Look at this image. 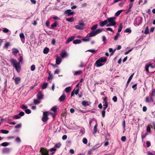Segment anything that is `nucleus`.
Here are the masks:
<instances>
[{
  "label": "nucleus",
  "mask_w": 155,
  "mask_h": 155,
  "mask_svg": "<svg viewBox=\"0 0 155 155\" xmlns=\"http://www.w3.org/2000/svg\"><path fill=\"white\" fill-rule=\"evenodd\" d=\"M11 62L12 64L14 67L15 68L17 71L19 72L21 70V65L20 63H22L23 61V58L22 56H20L18 58L19 62L14 59L11 58Z\"/></svg>",
  "instance_id": "f257e3e1"
},
{
  "label": "nucleus",
  "mask_w": 155,
  "mask_h": 155,
  "mask_svg": "<svg viewBox=\"0 0 155 155\" xmlns=\"http://www.w3.org/2000/svg\"><path fill=\"white\" fill-rule=\"evenodd\" d=\"M106 61L107 58L106 57H101L96 61L95 64L97 67H100L104 65V64L102 63L103 62Z\"/></svg>",
  "instance_id": "f03ea898"
},
{
  "label": "nucleus",
  "mask_w": 155,
  "mask_h": 155,
  "mask_svg": "<svg viewBox=\"0 0 155 155\" xmlns=\"http://www.w3.org/2000/svg\"><path fill=\"white\" fill-rule=\"evenodd\" d=\"M116 18L115 17H111L109 18L107 20V22L109 23L107 25V26H114L116 25V22L115 21Z\"/></svg>",
  "instance_id": "7ed1b4c3"
},
{
  "label": "nucleus",
  "mask_w": 155,
  "mask_h": 155,
  "mask_svg": "<svg viewBox=\"0 0 155 155\" xmlns=\"http://www.w3.org/2000/svg\"><path fill=\"white\" fill-rule=\"evenodd\" d=\"M107 97H104L103 99V106H104L103 110L102 111V117H104L105 116V110L108 107L107 102L106 100Z\"/></svg>",
  "instance_id": "20e7f679"
},
{
  "label": "nucleus",
  "mask_w": 155,
  "mask_h": 155,
  "mask_svg": "<svg viewBox=\"0 0 155 155\" xmlns=\"http://www.w3.org/2000/svg\"><path fill=\"white\" fill-rule=\"evenodd\" d=\"M143 18L142 17L139 16L137 17L134 20V25L135 26H137L141 23L142 21Z\"/></svg>",
  "instance_id": "39448f33"
},
{
  "label": "nucleus",
  "mask_w": 155,
  "mask_h": 155,
  "mask_svg": "<svg viewBox=\"0 0 155 155\" xmlns=\"http://www.w3.org/2000/svg\"><path fill=\"white\" fill-rule=\"evenodd\" d=\"M84 24L83 21L81 22L78 25H76L75 27V28L79 30H82L84 28Z\"/></svg>",
  "instance_id": "423d86ee"
},
{
  "label": "nucleus",
  "mask_w": 155,
  "mask_h": 155,
  "mask_svg": "<svg viewBox=\"0 0 155 155\" xmlns=\"http://www.w3.org/2000/svg\"><path fill=\"white\" fill-rule=\"evenodd\" d=\"M48 113L47 111H45L43 112V116L42 118V120L43 122H45L48 119Z\"/></svg>",
  "instance_id": "0eeeda50"
},
{
  "label": "nucleus",
  "mask_w": 155,
  "mask_h": 155,
  "mask_svg": "<svg viewBox=\"0 0 155 155\" xmlns=\"http://www.w3.org/2000/svg\"><path fill=\"white\" fill-rule=\"evenodd\" d=\"M40 152L42 155H49L48 151L47 150L44 149L43 148H41Z\"/></svg>",
  "instance_id": "6e6552de"
},
{
  "label": "nucleus",
  "mask_w": 155,
  "mask_h": 155,
  "mask_svg": "<svg viewBox=\"0 0 155 155\" xmlns=\"http://www.w3.org/2000/svg\"><path fill=\"white\" fill-rule=\"evenodd\" d=\"M150 101L153 102L154 101L153 97L155 96V88L152 91L150 95Z\"/></svg>",
  "instance_id": "1a4fd4ad"
},
{
  "label": "nucleus",
  "mask_w": 155,
  "mask_h": 155,
  "mask_svg": "<svg viewBox=\"0 0 155 155\" xmlns=\"http://www.w3.org/2000/svg\"><path fill=\"white\" fill-rule=\"evenodd\" d=\"M25 113L23 111H21L17 115H14L13 117L15 119H18L21 118V117L23 116L24 115Z\"/></svg>",
  "instance_id": "9d476101"
},
{
  "label": "nucleus",
  "mask_w": 155,
  "mask_h": 155,
  "mask_svg": "<svg viewBox=\"0 0 155 155\" xmlns=\"http://www.w3.org/2000/svg\"><path fill=\"white\" fill-rule=\"evenodd\" d=\"M2 153L3 154H8L10 151V149L8 148H3L2 150Z\"/></svg>",
  "instance_id": "9b49d317"
},
{
  "label": "nucleus",
  "mask_w": 155,
  "mask_h": 155,
  "mask_svg": "<svg viewBox=\"0 0 155 155\" xmlns=\"http://www.w3.org/2000/svg\"><path fill=\"white\" fill-rule=\"evenodd\" d=\"M74 14V12L72 11L71 9H68L65 11L64 14L67 15L68 16H71Z\"/></svg>",
  "instance_id": "f8f14e48"
},
{
  "label": "nucleus",
  "mask_w": 155,
  "mask_h": 155,
  "mask_svg": "<svg viewBox=\"0 0 155 155\" xmlns=\"http://www.w3.org/2000/svg\"><path fill=\"white\" fill-rule=\"evenodd\" d=\"M68 56V54L66 52L65 50H63L61 51V54L60 56L62 58H63L64 57H67Z\"/></svg>",
  "instance_id": "ddd939ff"
},
{
  "label": "nucleus",
  "mask_w": 155,
  "mask_h": 155,
  "mask_svg": "<svg viewBox=\"0 0 155 155\" xmlns=\"http://www.w3.org/2000/svg\"><path fill=\"white\" fill-rule=\"evenodd\" d=\"M43 96L44 95L43 94L42 92L40 91H39L37 95V98L39 100H41L42 99Z\"/></svg>",
  "instance_id": "4468645a"
},
{
  "label": "nucleus",
  "mask_w": 155,
  "mask_h": 155,
  "mask_svg": "<svg viewBox=\"0 0 155 155\" xmlns=\"http://www.w3.org/2000/svg\"><path fill=\"white\" fill-rule=\"evenodd\" d=\"M19 36L22 43H24L25 42V37L24 34L21 32Z\"/></svg>",
  "instance_id": "2eb2a0df"
},
{
  "label": "nucleus",
  "mask_w": 155,
  "mask_h": 155,
  "mask_svg": "<svg viewBox=\"0 0 155 155\" xmlns=\"http://www.w3.org/2000/svg\"><path fill=\"white\" fill-rule=\"evenodd\" d=\"M14 80L15 84H18L20 83L21 79L20 77H16L15 78Z\"/></svg>",
  "instance_id": "dca6fc26"
},
{
  "label": "nucleus",
  "mask_w": 155,
  "mask_h": 155,
  "mask_svg": "<svg viewBox=\"0 0 155 155\" xmlns=\"http://www.w3.org/2000/svg\"><path fill=\"white\" fill-rule=\"evenodd\" d=\"M107 21L105 20L103 21H100V25L101 27H103L105 25H107Z\"/></svg>",
  "instance_id": "f3484780"
},
{
  "label": "nucleus",
  "mask_w": 155,
  "mask_h": 155,
  "mask_svg": "<svg viewBox=\"0 0 155 155\" xmlns=\"http://www.w3.org/2000/svg\"><path fill=\"white\" fill-rule=\"evenodd\" d=\"M75 38V37L74 36H72L69 38L66 41L65 43L67 44H68L71 41L73 40Z\"/></svg>",
  "instance_id": "a211bd4d"
},
{
  "label": "nucleus",
  "mask_w": 155,
  "mask_h": 155,
  "mask_svg": "<svg viewBox=\"0 0 155 155\" xmlns=\"http://www.w3.org/2000/svg\"><path fill=\"white\" fill-rule=\"evenodd\" d=\"M96 35L95 31H93L91 32L90 33L88 34L87 35V37H91L94 36Z\"/></svg>",
  "instance_id": "6ab92c4d"
},
{
  "label": "nucleus",
  "mask_w": 155,
  "mask_h": 155,
  "mask_svg": "<svg viewBox=\"0 0 155 155\" xmlns=\"http://www.w3.org/2000/svg\"><path fill=\"white\" fill-rule=\"evenodd\" d=\"M66 98L65 94H63L59 98V101L61 102L64 101Z\"/></svg>",
  "instance_id": "aec40b11"
},
{
  "label": "nucleus",
  "mask_w": 155,
  "mask_h": 155,
  "mask_svg": "<svg viewBox=\"0 0 155 155\" xmlns=\"http://www.w3.org/2000/svg\"><path fill=\"white\" fill-rule=\"evenodd\" d=\"M12 53L15 55H16L19 52L18 50L15 48H13L12 50Z\"/></svg>",
  "instance_id": "412c9836"
},
{
  "label": "nucleus",
  "mask_w": 155,
  "mask_h": 155,
  "mask_svg": "<svg viewBox=\"0 0 155 155\" xmlns=\"http://www.w3.org/2000/svg\"><path fill=\"white\" fill-rule=\"evenodd\" d=\"M56 150V149L55 148H52L49 150L51 153H49L50 155H52L54 153V152Z\"/></svg>",
  "instance_id": "4be33fe9"
},
{
  "label": "nucleus",
  "mask_w": 155,
  "mask_h": 155,
  "mask_svg": "<svg viewBox=\"0 0 155 155\" xmlns=\"http://www.w3.org/2000/svg\"><path fill=\"white\" fill-rule=\"evenodd\" d=\"M79 130L80 131V134L82 135L84 134L85 131V129L84 128L82 127H80Z\"/></svg>",
  "instance_id": "5701e85b"
},
{
  "label": "nucleus",
  "mask_w": 155,
  "mask_h": 155,
  "mask_svg": "<svg viewBox=\"0 0 155 155\" xmlns=\"http://www.w3.org/2000/svg\"><path fill=\"white\" fill-rule=\"evenodd\" d=\"M61 58L60 57L57 58L56 59V64L58 65L61 62Z\"/></svg>",
  "instance_id": "b1692460"
},
{
  "label": "nucleus",
  "mask_w": 155,
  "mask_h": 155,
  "mask_svg": "<svg viewBox=\"0 0 155 155\" xmlns=\"http://www.w3.org/2000/svg\"><path fill=\"white\" fill-rule=\"evenodd\" d=\"M82 104L83 106L84 107H86L89 105V102L88 101H82Z\"/></svg>",
  "instance_id": "393cba45"
},
{
  "label": "nucleus",
  "mask_w": 155,
  "mask_h": 155,
  "mask_svg": "<svg viewBox=\"0 0 155 155\" xmlns=\"http://www.w3.org/2000/svg\"><path fill=\"white\" fill-rule=\"evenodd\" d=\"M81 41L80 40L76 39L75 40L73 41V43L74 44H77L81 43Z\"/></svg>",
  "instance_id": "a878e982"
},
{
  "label": "nucleus",
  "mask_w": 155,
  "mask_h": 155,
  "mask_svg": "<svg viewBox=\"0 0 155 155\" xmlns=\"http://www.w3.org/2000/svg\"><path fill=\"white\" fill-rule=\"evenodd\" d=\"M123 28V25L122 23L120 24L119 27L117 32H120L122 30Z\"/></svg>",
  "instance_id": "bb28decb"
},
{
  "label": "nucleus",
  "mask_w": 155,
  "mask_h": 155,
  "mask_svg": "<svg viewBox=\"0 0 155 155\" xmlns=\"http://www.w3.org/2000/svg\"><path fill=\"white\" fill-rule=\"evenodd\" d=\"M82 73V71L81 70L76 71L74 72V75L75 76H76L78 75H79L81 74Z\"/></svg>",
  "instance_id": "cd10ccee"
},
{
  "label": "nucleus",
  "mask_w": 155,
  "mask_h": 155,
  "mask_svg": "<svg viewBox=\"0 0 155 155\" xmlns=\"http://www.w3.org/2000/svg\"><path fill=\"white\" fill-rule=\"evenodd\" d=\"M97 124H96L95 125V126L94 127V131H93V134H95L97 132Z\"/></svg>",
  "instance_id": "c85d7f7f"
},
{
  "label": "nucleus",
  "mask_w": 155,
  "mask_h": 155,
  "mask_svg": "<svg viewBox=\"0 0 155 155\" xmlns=\"http://www.w3.org/2000/svg\"><path fill=\"white\" fill-rule=\"evenodd\" d=\"M49 51V49L48 48L46 47L43 50V53L45 54H47Z\"/></svg>",
  "instance_id": "c756f323"
},
{
  "label": "nucleus",
  "mask_w": 155,
  "mask_h": 155,
  "mask_svg": "<svg viewBox=\"0 0 155 155\" xmlns=\"http://www.w3.org/2000/svg\"><path fill=\"white\" fill-rule=\"evenodd\" d=\"M122 10H120L117 11L115 14V16H119L120 14L122 12Z\"/></svg>",
  "instance_id": "7c9ffc66"
},
{
  "label": "nucleus",
  "mask_w": 155,
  "mask_h": 155,
  "mask_svg": "<svg viewBox=\"0 0 155 155\" xmlns=\"http://www.w3.org/2000/svg\"><path fill=\"white\" fill-rule=\"evenodd\" d=\"M66 20L68 21L72 22L74 21V19L73 17H72L69 18H67L66 19Z\"/></svg>",
  "instance_id": "2f4dec72"
},
{
  "label": "nucleus",
  "mask_w": 155,
  "mask_h": 155,
  "mask_svg": "<svg viewBox=\"0 0 155 155\" xmlns=\"http://www.w3.org/2000/svg\"><path fill=\"white\" fill-rule=\"evenodd\" d=\"M9 145V143L7 142H5L2 143L1 145L3 147H6Z\"/></svg>",
  "instance_id": "473e14b6"
},
{
  "label": "nucleus",
  "mask_w": 155,
  "mask_h": 155,
  "mask_svg": "<svg viewBox=\"0 0 155 155\" xmlns=\"http://www.w3.org/2000/svg\"><path fill=\"white\" fill-rule=\"evenodd\" d=\"M120 34L119 33L117 32L116 33V35L115 36L114 39L115 40H117L118 38L120 37Z\"/></svg>",
  "instance_id": "72a5a7b5"
},
{
  "label": "nucleus",
  "mask_w": 155,
  "mask_h": 155,
  "mask_svg": "<svg viewBox=\"0 0 155 155\" xmlns=\"http://www.w3.org/2000/svg\"><path fill=\"white\" fill-rule=\"evenodd\" d=\"M2 29V31L4 33H7L9 31H10V33L11 32V31L7 28H4Z\"/></svg>",
  "instance_id": "f704fd0d"
},
{
  "label": "nucleus",
  "mask_w": 155,
  "mask_h": 155,
  "mask_svg": "<svg viewBox=\"0 0 155 155\" xmlns=\"http://www.w3.org/2000/svg\"><path fill=\"white\" fill-rule=\"evenodd\" d=\"M116 51V49L113 50L112 48H109V51L111 53V55H112Z\"/></svg>",
  "instance_id": "c9c22d12"
},
{
  "label": "nucleus",
  "mask_w": 155,
  "mask_h": 155,
  "mask_svg": "<svg viewBox=\"0 0 155 155\" xmlns=\"http://www.w3.org/2000/svg\"><path fill=\"white\" fill-rule=\"evenodd\" d=\"M97 51V50H95L94 49H89L86 51V52L89 51L93 53H96Z\"/></svg>",
  "instance_id": "e433bc0d"
},
{
  "label": "nucleus",
  "mask_w": 155,
  "mask_h": 155,
  "mask_svg": "<svg viewBox=\"0 0 155 155\" xmlns=\"http://www.w3.org/2000/svg\"><path fill=\"white\" fill-rule=\"evenodd\" d=\"M149 33V28L148 26H147L145 30L144 33L145 34H147Z\"/></svg>",
  "instance_id": "4c0bfd02"
},
{
  "label": "nucleus",
  "mask_w": 155,
  "mask_h": 155,
  "mask_svg": "<svg viewBox=\"0 0 155 155\" xmlns=\"http://www.w3.org/2000/svg\"><path fill=\"white\" fill-rule=\"evenodd\" d=\"M134 74H132V75H130V77L129 78H128V79L127 81V84H129L130 81L131 80L133 76L134 75Z\"/></svg>",
  "instance_id": "58836bf2"
},
{
  "label": "nucleus",
  "mask_w": 155,
  "mask_h": 155,
  "mask_svg": "<svg viewBox=\"0 0 155 155\" xmlns=\"http://www.w3.org/2000/svg\"><path fill=\"white\" fill-rule=\"evenodd\" d=\"M131 30L130 28H127L125 30V32L126 33H128L129 34L131 32Z\"/></svg>",
  "instance_id": "ea45409f"
},
{
  "label": "nucleus",
  "mask_w": 155,
  "mask_h": 155,
  "mask_svg": "<svg viewBox=\"0 0 155 155\" xmlns=\"http://www.w3.org/2000/svg\"><path fill=\"white\" fill-rule=\"evenodd\" d=\"M102 31V30L100 29H98L97 30H96V31H95V32L96 35H97L98 34L101 32Z\"/></svg>",
  "instance_id": "a19ab883"
},
{
  "label": "nucleus",
  "mask_w": 155,
  "mask_h": 155,
  "mask_svg": "<svg viewBox=\"0 0 155 155\" xmlns=\"http://www.w3.org/2000/svg\"><path fill=\"white\" fill-rule=\"evenodd\" d=\"M71 90V87H67L65 89V91L66 92L68 93Z\"/></svg>",
  "instance_id": "79ce46f5"
},
{
  "label": "nucleus",
  "mask_w": 155,
  "mask_h": 155,
  "mask_svg": "<svg viewBox=\"0 0 155 155\" xmlns=\"http://www.w3.org/2000/svg\"><path fill=\"white\" fill-rule=\"evenodd\" d=\"M1 132L3 134H6L9 133V131L6 130H1Z\"/></svg>",
  "instance_id": "37998d69"
},
{
  "label": "nucleus",
  "mask_w": 155,
  "mask_h": 155,
  "mask_svg": "<svg viewBox=\"0 0 155 155\" xmlns=\"http://www.w3.org/2000/svg\"><path fill=\"white\" fill-rule=\"evenodd\" d=\"M51 110L54 112H55L57 110V106H54L51 109Z\"/></svg>",
  "instance_id": "c03bdc74"
},
{
  "label": "nucleus",
  "mask_w": 155,
  "mask_h": 155,
  "mask_svg": "<svg viewBox=\"0 0 155 155\" xmlns=\"http://www.w3.org/2000/svg\"><path fill=\"white\" fill-rule=\"evenodd\" d=\"M47 85L48 84L47 83L43 84L42 87V88L43 89L46 88L47 87Z\"/></svg>",
  "instance_id": "a18cd8bd"
},
{
  "label": "nucleus",
  "mask_w": 155,
  "mask_h": 155,
  "mask_svg": "<svg viewBox=\"0 0 155 155\" xmlns=\"http://www.w3.org/2000/svg\"><path fill=\"white\" fill-rule=\"evenodd\" d=\"M149 66L148 65V64H146L145 66V71L148 73L149 72Z\"/></svg>",
  "instance_id": "49530a36"
},
{
  "label": "nucleus",
  "mask_w": 155,
  "mask_h": 155,
  "mask_svg": "<svg viewBox=\"0 0 155 155\" xmlns=\"http://www.w3.org/2000/svg\"><path fill=\"white\" fill-rule=\"evenodd\" d=\"M97 24L95 25H94L92 26L91 28V29L92 30H95L97 28Z\"/></svg>",
  "instance_id": "de8ad7c7"
},
{
  "label": "nucleus",
  "mask_w": 155,
  "mask_h": 155,
  "mask_svg": "<svg viewBox=\"0 0 155 155\" xmlns=\"http://www.w3.org/2000/svg\"><path fill=\"white\" fill-rule=\"evenodd\" d=\"M35 69V65H32L31 66V70L32 71H34Z\"/></svg>",
  "instance_id": "09e8293b"
},
{
  "label": "nucleus",
  "mask_w": 155,
  "mask_h": 155,
  "mask_svg": "<svg viewBox=\"0 0 155 155\" xmlns=\"http://www.w3.org/2000/svg\"><path fill=\"white\" fill-rule=\"evenodd\" d=\"M34 103L35 104H39L40 103V102L37 99L34 100Z\"/></svg>",
  "instance_id": "8fccbe9b"
},
{
  "label": "nucleus",
  "mask_w": 155,
  "mask_h": 155,
  "mask_svg": "<svg viewBox=\"0 0 155 155\" xmlns=\"http://www.w3.org/2000/svg\"><path fill=\"white\" fill-rule=\"evenodd\" d=\"M25 112L27 114H29L31 113V112L30 110L27 109L25 110Z\"/></svg>",
  "instance_id": "3c124183"
},
{
  "label": "nucleus",
  "mask_w": 155,
  "mask_h": 155,
  "mask_svg": "<svg viewBox=\"0 0 155 155\" xmlns=\"http://www.w3.org/2000/svg\"><path fill=\"white\" fill-rule=\"evenodd\" d=\"M122 125L124 132L125 130V120H124L123 122Z\"/></svg>",
  "instance_id": "603ef678"
},
{
  "label": "nucleus",
  "mask_w": 155,
  "mask_h": 155,
  "mask_svg": "<svg viewBox=\"0 0 155 155\" xmlns=\"http://www.w3.org/2000/svg\"><path fill=\"white\" fill-rule=\"evenodd\" d=\"M85 65L84 64V63L82 62H81L80 63V64L79 66V67L80 68H82L83 67H84L85 66Z\"/></svg>",
  "instance_id": "864d4df0"
},
{
  "label": "nucleus",
  "mask_w": 155,
  "mask_h": 155,
  "mask_svg": "<svg viewBox=\"0 0 155 155\" xmlns=\"http://www.w3.org/2000/svg\"><path fill=\"white\" fill-rule=\"evenodd\" d=\"M83 142L84 143L86 144L87 143V139L85 138H83Z\"/></svg>",
  "instance_id": "5fc2aeb1"
},
{
  "label": "nucleus",
  "mask_w": 155,
  "mask_h": 155,
  "mask_svg": "<svg viewBox=\"0 0 155 155\" xmlns=\"http://www.w3.org/2000/svg\"><path fill=\"white\" fill-rule=\"evenodd\" d=\"M113 101L115 102H116L117 101V97L116 96H114L112 98Z\"/></svg>",
  "instance_id": "6e6d98bb"
},
{
  "label": "nucleus",
  "mask_w": 155,
  "mask_h": 155,
  "mask_svg": "<svg viewBox=\"0 0 155 155\" xmlns=\"http://www.w3.org/2000/svg\"><path fill=\"white\" fill-rule=\"evenodd\" d=\"M61 145L60 143H56L55 144L54 146L55 147L59 148L61 146Z\"/></svg>",
  "instance_id": "4d7b16f0"
},
{
  "label": "nucleus",
  "mask_w": 155,
  "mask_h": 155,
  "mask_svg": "<svg viewBox=\"0 0 155 155\" xmlns=\"http://www.w3.org/2000/svg\"><path fill=\"white\" fill-rule=\"evenodd\" d=\"M21 126L22 124H18L15 126V128H18L19 127H21Z\"/></svg>",
  "instance_id": "13d9d810"
},
{
  "label": "nucleus",
  "mask_w": 155,
  "mask_h": 155,
  "mask_svg": "<svg viewBox=\"0 0 155 155\" xmlns=\"http://www.w3.org/2000/svg\"><path fill=\"white\" fill-rule=\"evenodd\" d=\"M147 134V133L146 132L145 134L142 135L141 137L143 140L146 137Z\"/></svg>",
  "instance_id": "bf43d9fd"
},
{
  "label": "nucleus",
  "mask_w": 155,
  "mask_h": 155,
  "mask_svg": "<svg viewBox=\"0 0 155 155\" xmlns=\"http://www.w3.org/2000/svg\"><path fill=\"white\" fill-rule=\"evenodd\" d=\"M126 138L125 136H122L121 138V140L123 142H124L126 140Z\"/></svg>",
  "instance_id": "052dcab7"
},
{
  "label": "nucleus",
  "mask_w": 155,
  "mask_h": 155,
  "mask_svg": "<svg viewBox=\"0 0 155 155\" xmlns=\"http://www.w3.org/2000/svg\"><path fill=\"white\" fill-rule=\"evenodd\" d=\"M10 45V42L6 43L5 44V45H4V47L5 48H7Z\"/></svg>",
  "instance_id": "680f3d73"
},
{
  "label": "nucleus",
  "mask_w": 155,
  "mask_h": 155,
  "mask_svg": "<svg viewBox=\"0 0 155 155\" xmlns=\"http://www.w3.org/2000/svg\"><path fill=\"white\" fill-rule=\"evenodd\" d=\"M147 146V147H149L151 145L150 142L147 141L146 142Z\"/></svg>",
  "instance_id": "e2e57ef3"
},
{
  "label": "nucleus",
  "mask_w": 155,
  "mask_h": 155,
  "mask_svg": "<svg viewBox=\"0 0 155 155\" xmlns=\"http://www.w3.org/2000/svg\"><path fill=\"white\" fill-rule=\"evenodd\" d=\"M15 141L17 142H20L21 140L18 137H17L15 139Z\"/></svg>",
  "instance_id": "0e129e2a"
},
{
  "label": "nucleus",
  "mask_w": 155,
  "mask_h": 155,
  "mask_svg": "<svg viewBox=\"0 0 155 155\" xmlns=\"http://www.w3.org/2000/svg\"><path fill=\"white\" fill-rule=\"evenodd\" d=\"M53 78V76L52 75L50 74V73H49L48 77V80H50L51 79Z\"/></svg>",
  "instance_id": "69168bd1"
},
{
  "label": "nucleus",
  "mask_w": 155,
  "mask_h": 155,
  "mask_svg": "<svg viewBox=\"0 0 155 155\" xmlns=\"http://www.w3.org/2000/svg\"><path fill=\"white\" fill-rule=\"evenodd\" d=\"M67 136L66 135H64L62 137V139L63 140H64L67 139Z\"/></svg>",
  "instance_id": "338daca9"
},
{
  "label": "nucleus",
  "mask_w": 155,
  "mask_h": 155,
  "mask_svg": "<svg viewBox=\"0 0 155 155\" xmlns=\"http://www.w3.org/2000/svg\"><path fill=\"white\" fill-rule=\"evenodd\" d=\"M57 26V24L56 23H54L51 25V27L52 28L56 27Z\"/></svg>",
  "instance_id": "774afa93"
}]
</instances>
